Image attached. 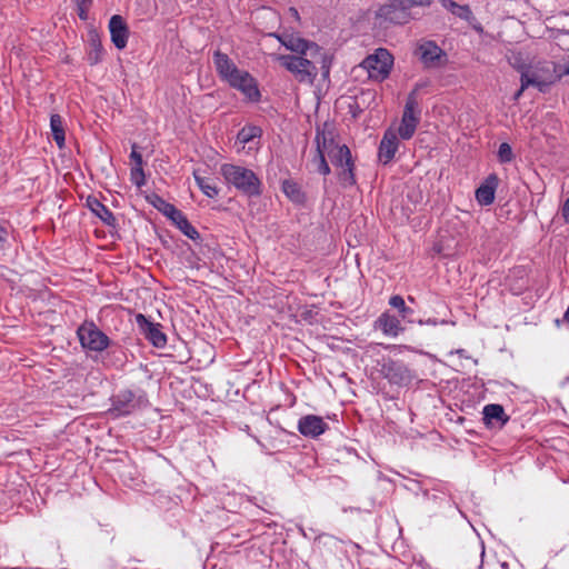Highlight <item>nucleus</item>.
Returning a JSON list of instances; mask_svg holds the SVG:
<instances>
[{"label":"nucleus","mask_w":569,"mask_h":569,"mask_svg":"<svg viewBox=\"0 0 569 569\" xmlns=\"http://www.w3.org/2000/svg\"><path fill=\"white\" fill-rule=\"evenodd\" d=\"M515 154L508 142H502L498 149V160L500 163H509L513 160Z\"/></svg>","instance_id":"nucleus-33"},{"label":"nucleus","mask_w":569,"mask_h":569,"mask_svg":"<svg viewBox=\"0 0 569 569\" xmlns=\"http://www.w3.org/2000/svg\"><path fill=\"white\" fill-rule=\"evenodd\" d=\"M76 4L92 3V0H73Z\"/></svg>","instance_id":"nucleus-43"},{"label":"nucleus","mask_w":569,"mask_h":569,"mask_svg":"<svg viewBox=\"0 0 569 569\" xmlns=\"http://www.w3.org/2000/svg\"><path fill=\"white\" fill-rule=\"evenodd\" d=\"M290 10L292 11V16H298V11H297V9L291 8Z\"/></svg>","instance_id":"nucleus-47"},{"label":"nucleus","mask_w":569,"mask_h":569,"mask_svg":"<svg viewBox=\"0 0 569 569\" xmlns=\"http://www.w3.org/2000/svg\"><path fill=\"white\" fill-rule=\"evenodd\" d=\"M565 320L569 323V306H568V309L565 313Z\"/></svg>","instance_id":"nucleus-44"},{"label":"nucleus","mask_w":569,"mask_h":569,"mask_svg":"<svg viewBox=\"0 0 569 569\" xmlns=\"http://www.w3.org/2000/svg\"><path fill=\"white\" fill-rule=\"evenodd\" d=\"M276 37L278 38L282 46H284L288 50L292 52H297L299 56L306 52V49H308V46L310 43V41L300 38L299 36H296L293 33L284 32Z\"/></svg>","instance_id":"nucleus-24"},{"label":"nucleus","mask_w":569,"mask_h":569,"mask_svg":"<svg viewBox=\"0 0 569 569\" xmlns=\"http://www.w3.org/2000/svg\"><path fill=\"white\" fill-rule=\"evenodd\" d=\"M262 136V129L258 126H244L237 133V141L242 146Z\"/></svg>","instance_id":"nucleus-31"},{"label":"nucleus","mask_w":569,"mask_h":569,"mask_svg":"<svg viewBox=\"0 0 569 569\" xmlns=\"http://www.w3.org/2000/svg\"><path fill=\"white\" fill-rule=\"evenodd\" d=\"M50 128L54 142L59 149L64 148L66 144V132L63 120L60 114L54 113L50 117Z\"/></svg>","instance_id":"nucleus-26"},{"label":"nucleus","mask_w":569,"mask_h":569,"mask_svg":"<svg viewBox=\"0 0 569 569\" xmlns=\"http://www.w3.org/2000/svg\"><path fill=\"white\" fill-rule=\"evenodd\" d=\"M186 237L196 241L200 239L198 230L189 222L186 214L177 209L176 212L168 218Z\"/></svg>","instance_id":"nucleus-23"},{"label":"nucleus","mask_w":569,"mask_h":569,"mask_svg":"<svg viewBox=\"0 0 569 569\" xmlns=\"http://www.w3.org/2000/svg\"><path fill=\"white\" fill-rule=\"evenodd\" d=\"M91 7V3L77 4L78 16L81 20L88 19V11Z\"/></svg>","instance_id":"nucleus-38"},{"label":"nucleus","mask_w":569,"mask_h":569,"mask_svg":"<svg viewBox=\"0 0 569 569\" xmlns=\"http://www.w3.org/2000/svg\"><path fill=\"white\" fill-rule=\"evenodd\" d=\"M375 18L380 24L403 26L413 20L416 16L406 12V7L400 0H387L377 9Z\"/></svg>","instance_id":"nucleus-9"},{"label":"nucleus","mask_w":569,"mask_h":569,"mask_svg":"<svg viewBox=\"0 0 569 569\" xmlns=\"http://www.w3.org/2000/svg\"><path fill=\"white\" fill-rule=\"evenodd\" d=\"M213 63L219 77L227 82L240 70L228 54L219 50L213 52Z\"/></svg>","instance_id":"nucleus-21"},{"label":"nucleus","mask_w":569,"mask_h":569,"mask_svg":"<svg viewBox=\"0 0 569 569\" xmlns=\"http://www.w3.org/2000/svg\"><path fill=\"white\" fill-rule=\"evenodd\" d=\"M417 54L425 68H440L447 62V53L432 40H422L417 48Z\"/></svg>","instance_id":"nucleus-12"},{"label":"nucleus","mask_w":569,"mask_h":569,"mask_svg":"<svg viewBox=\"0 0 569 569\" xmlns=\"http://www.w3.org/2000/svg\"><path fill=\"white\" fill-rule=\"evenodd\" d=\"M279 61L299 82L313 83L319 71L323 79L329 77L332 57L316 42L310 41L301 56L284 54L279 57Z\"/></svg>","instance_id":"nucleus-1"},{"label":"nucleus","mask_w":569,"mask_h":569,"mask_svg":"<svg viewBox=\"0 0 569 569\" xmlns=\"http://www.w3.org/2000/svg\"><path fill=\"white\" fill-rule=\"evenodd\" d=\"M86 204L106 226L116 228L118 222L112 211L94 196H88Z\"/></svg>","instance_id":"nucleus-19"},{"label":"nucleus","mask_w":569,"mask_h":569,"mask_svg":"<svg viewBox=\"0 0 569 569\" xmlns=\"http://www.w3.org/2000/svg\"><path fill=\"white\" fill-rule=\"evenodd\" d=\"M556 74L558 76L557 81L563 76H569V63L566 66L556 64Z\"/></svg>","instance_id":"nucleus-39"},{"label":"nucleus","mask_w":569,"mask_h":569,"mask_svg":"<svg viewBox=\"0 0 569 569\" xmlns=\"http://www.w3.org/2000/svg\"><path fill=\"white\" fill-rule=\"evenodd\" d=\"M281 190L286 197L296 204H303L307 200L306 193L300 184L291 179L282 181Z\"/></svg>","instance_id":"nucleus-25"},{"label":"nucleus","mask_w":569,"mask_h":569,"mask_svg":"<svg viewBox=\"0 0 569 569\" xmlns=\"http://www.w3.org/2000/svg\"><path fill=\"white\" fill-rule=\"evenodd\" d=\"M193 177L197 186L207 197L216 198L219 194V189L212 179L201 177L197 171L193 172Z\"/></svg>","instance_id":"nucleus-30"},{"label":"nucleus","mask_w":569,"mask_h":569,"mask_svg":"<svg viewBox=\"0 0 569 569\" xmlns=\"http://www.w3.org/2000/svg\"><path fill=\"white\" fill-rule=\"evenodd\" d=\"M561 217L567 224H569V197L566 199L561 207Z\"/></svg>","instance_id":"nucleus-40"},{"label":"nucleus","mask_w":569,"mask_h":569,"mask_svg":"<svg viewBox=\"0 0 569 569\" xmlns=\"http://www.w3.org/2000/svg\"><path fill=\"white\" fill-rule=\"evenodd\" d=\"M569 383V375L563 379V381L561 382L562 386H566Z\"/></svg>","instance_id":"nucleus-45"},{"label":"nucleus","mask_w":569,"mask_h":569,"mask_svg":"<svg viewBox=\"0 0 569 569\" xmlns=\"http://www.w3.org/2000/svg\"><path fill=\"white\" fill-rule=\"evenodd\" d=\"M146 199L153 208H156L167 218H170L178 209L172 203L166 201L161 196L154 192L147 196Z\"/></svg>","instance_id":"nucleus-27"},{"label":"nucleus","mask_w":569,"mask_h":569,"mask_svg":"<svg viewBox=\"0 0 569 569\" xmlns=\"http://www.w3.org/2000/svg\"><path fill=\"white\" fill-rule=\"evenodd\" d=\"M80 345L89 351L101 352L111 346L109 337L93 321H84L77 330Z\"/></svg>","instance_id":"nucleus-8"},{"label":"nucleus","mask_w":569,"mask_h":569,"mask_svg":"<svg viewBox=\"0 0 569 569\" xmlns=\"http://www.w3.org/2000/svg\"><path fill=\"white\" fill-rule=\"evenodd\" d=\"M393 56L385 48H379L373 54H369L362 62L369 78L376 81H383L391 72Z\"/></svg>","instance_id":"nucleus-7"},{"label":"nucleus","mask_w":569,"mask_h":569,"mask_svg":"<svg viewBox=\"0 0 569 569\" xmlns=\"http://www.w3.org/2000/svg\"><path fill=\"white\" fill-rule=\"evenodd\" d=\"M499 184V177L490 173L476 190V200L481 206H490L495 201V193Z\"/></svg>","instance_id":"nucleus-17"},{"label":"nucleus","mask_w":569,"mask_h":569,"mask_svg":"<svg viewBox=\"0 0 569 569\" xmlns=\"http://www.w3.org/2000/svg\"><path fill=\"white\" fill-rule=\"evenodd\" d=\"M402 6L406 7V12L413 13V9L417 7H429L432 0H400Z\"/></svg>","instance_id":"nucleus-35"},{"label":"nucleus","mask_w":569,"mask_h":569,"mask_svg":"<svg viewBox=\"0 0 569 569\" xmlns=\"http://www.w3.org/2000/svg\"><path fill=\"white\" fill-rule=\"evenodd\" d=\"M417 322H418L419 325H430V326H437V325H445V323H447V321H446V320H440V321H439V320H438V319H436V318H429V319H427L426 321L420 319V320H418Z\"/></svg>","instance_id":"nucleus-41"},{"label":"nucleus","mask_w":569,"mask_h":569,"mask_svg":"<svg viewBox=\"0 0 569 569\" xmlns=\"http://www.w3.org/2000/svg\"><path fill=\"white\" fill-rule=\"evenodd\" d=\"M298 431L308 438H317L328 430V425L316 415H306L298 421Z\"/></svg>","instance_id":"nucleus-15"},{"label":"nucleus","mask_w":569,"mask_h":569,"mask_svg":"<svg viewBox=\"0 0 569 569\" xmlns=\"http://www.w3.org/2000/svg\"><path fill=\"white\" fill-rule=\"evenodd\" d=\"M420 88H422V84L417 83L406 99L401 122L398 128V134L403 140L412 138L420 122L421 108L418 100V90Z\"/></svg>","instance_id":"nucleus-6"},{"label":"nucleus","mask_w":569,"mask_h":569,"mask_svg":"<svg viewBox=\"0 0 569 569\" xmlns=\"http://www.w3.org/2000/svg\"><path fill=\"white\" fill-rule=\"evenodd\" d=\"M109 30L114 47L119 50L124 49L129 37V29L124 19L119 14L112 16L109 20Z\"/></svg>","instance_id":"nucleus-16"},{"label":"nucleus","mask_w":569,"mask_h":569,"mask_svg":"<svg viewBox=\"0 0 569 569\" xmlns=\"http://www.w3.org/2000/svg\"><path fill=\"white\" fill-rule=\"evenodd\" d=\"M380 372L385 379L397 386H407L415 378L412 370L403 361L391 358L383 360Z\"/></svg>","instance_id":"nucleus-11"},{"label":"nucleus","mask_w":569,"mask_h":569,"mask_svg":"<svg viewBox=\"0 0 569 569\" xmlns=\"http://www.w3.org/2000/svg\"><path fill=\"white\" fill-rule=\"evenodd\" d=\"M103 57V47L98 38H92L90 42V50L87 54V60L90 66L98 64Z\"/></svg>","instance_id":"nucleus-32"},{"label":"nucleus","mask_w":569,"mask_h":569,"mask_svg":"<svg viewBox=\"0 0 569 569\" xmlns=\"http://www.w3.org/2000/svg\"><path fill=\"white\" fill-rule=\"evenodd\" d=\"M110 413L116 417L128 416L132 412L149 406V400L144 390L123 389L111 397Z\"/></svg>","instance_id":"nucleus-5"},{"label":"nucleus","mask_w":569,"mask_h":569,"mask_svg":"<svg viewBox=\"0 0 569 569\" xmlns=\"http://www.w3.org/2000/svg\"><path fill=\"white\" fill-rule=\"evenodd\" d=\"M528 87H522V84L520 86V89L515 93V97L513 99L515 100H518L520 98V96L522 94V92L525 91V89H527Z\"/></svg>","instance_id":"nucleus-42"},{"label":"nucleus","mask_w":569,"mask_h":569,"mask_svg":"<svg viewBox=\"0 0 569 569\" xmlns=\"http://www.w3.org/2000/svg\"><path fill=\"white\" fill-rule=\"evenodd\" d=\"M399 141L397 133L391 129H388L380 141L378 158L383 164H388L393 159L398 150Z\"/></svg>","instance_id":"nucleus-18"},{"label":"nucleus","mask_w":569,"mask_h":569,"mask_svg":"<svg viewBox=\"0 0 569 569\" xmlns=\"http://www.w3.org/2000/svg\"><path fill=\"white\" fill-rule=\"evenodd\" d=\"M375 328L381 330L389 337H397L401 331H403L400 320L387 311L381 313L375 321Z\"/></svg>","instance_id":"nucleus-22"},{"label":"nucleus","mask_w":569,"mask_h":569,"mask_svg":"<svg viewBox=\"0 0 569 569\" xmlns=\"http://www.w3.org/2000/svg\"><path fill=\"white\" fill-rule=\"evenodd\" d=\"M220 172L226 182L240 193L250 198L262 194V182L253 170L238 164L223 163Z\"/></svg>","instance_id":"nucleus-2"},{"label":"nucleus","mask_w":569,"mask_h":569,"mask_svg":"<svg viewBox=\"0 0 569 569\" xmlns=\"http://www.w3.org/2000/svg\"><path fill=\"white\" fill-rule=\"evenodd\" d=\"M136 322L141 333L153 347L159 349L166 347L167 336L162 332L160 323L150 321L142 313L136 316Z\"/></svg>","instance_id":"nucleus-14"},{"label":"nucleus","mask_w":569,"mask_h":569,"mask_svg":"<svg viewBox=\"0 0 569 569\" xmlns=\"http://www.w3.org/2000/svg\"><path fill=\"white\" fill-rule=\"evenodd\" d=\"M290 10L292 11V16H298V11H297V9L291 8Z\"/></svg>","instance_id":"nucleus-46"},{"label":"nucleus","mask_w":569,"mask_h":569,"mask_svg":"<svg viewBox=\"0 0 569 569\" xmlns=\"http://www.w3.org/2000/svg\"><path fill=\"white\" fill-rule=\"evenodd\" d=\"M138 146L137 143L132 144V150L130 153V159L134 163L133 167H143V159L140 152L137 151Z\"/></svg>","instance_id":"nucleus-37"},{"label":"nucleus","mask_w":569,"mask_h":569,"mask_svg":"<svg viewBox=\"0 0 569 569\" xmlns=\"http://www.w3.org/2000/svg\"><path fill=\"white\" fill-rule=\"evenodd\" d=\"M327 124L321 129L317 127L315 143H316V153L311 159V163L315 167V170L322 176H328L331 170L326 160L328 146L332 144V131L326 129Z\"/></svg>","instance_id":"nucleus-10"},{"label":"nucleus","mask_w":569,"mask_h":569,"mask_svg":"<svg viewBox=\"0 0 569 569\" xmlns=\"http://www.w3.org/2000/svg\"><path fill=\"white\" fill-rule=\"evenodd\" d=\"M520 71V82L522 87H536L540 92H546L548 88L557 81L556 63L542 62L536 67L518 66Z\"/></svg>","instance_id":"nucleus-4"},{"label":"nucleus","mask_w":569,"mask_h":569,"mask_svg":"<svg viewBox=\"0 0 569 569\" xmlns=\"http://www.w3.org/2000/svg\"><path fill=\"white\" fill-rule=\"evenodd\" d=\"M327 156L333 167L338 170L337 176L341 187H353L357 180L355 174V161L350 149L346 144L339 146L336 143L335 138L332 137V144L330 147L328 146Z\"/></svg>","instance_id":"nucleus-3"},{"label":"nucleus","mask_w":569,"mask_h":569,"mask_svg":"<svg viewBox=\"0 0 569 569\" xmlns=\"http://www.w3.org/2000/svg\"><path fill=\"white\" fill-rule=\"evenodd\" d=\"M228 83L239 90L249 101H260L261 93L257 80L248 71L239 70L238 74L229 79Z\"/></svg>","instance_id":"nucleus-13"},{"label":"nucleus","mask_w":569,"mask_h":569,"mask_svg":"<svg viewBox=\"0 0 569 569\" xmlns=\"http://www.w3.org/2000/svg\"><path fill=\"white\" fill-rule=\"evenodd\" d=\"M389 305L392 308L398 309V311L403 320H406L410 323L416 322V319L413 318V313H415L413 310L406 306L405 299L401 296H399V295L391 296L389 299Z\"/></svg>","instance_id":"nucleus-29"},{"label":"nucleus","mask_w":569,"mask_h":569,"mask_svg":"<svg viewBox=\"0 0 569 569\" xmlns=\"http://www.w3.org/2000/svg\"><path fill=\"white\" fill-rule=\"evenodd\" d=\"M130 179L137 187H142L146 183L143 167H132L130 170Z\"/></svg>","instance_id":"nucleus-34"},{"label":"nucleus","mask_w":569,"mask_h":569,"mask_svg":"<svg viewBox=\"0 0 569 569\" xmlns=\"http://www.w3.org/2000/svg\"><path fill=\"white\" fill-rule=\"evenodd\" d=\"M10 230L8 222L0 221V250H6L9 243Z\"/></svg>","instance_id":"nucleus-36"},{"label":"nucleus","mask_w":569,"mask_h":569,"mask_svg":"<svg viewBox=\"0 0 569 569\" xmlns=\"http://www.w3.org/2000/svg\"><path fill=\"white\" fill-rule=\"evenodd\" d=\"M482 415V420L488 427L502 428L509 421V416L506 415L503 407L498 403L485 406Z\"/></svg>","instance_id":"nucleus-20"},{"label":"nucleus","mask_w":569,"mask_h":569,"mask_svg":"<svg viewBox=\"0 0 569 569\" xmlns=\"http://www.w3.org/2000/svg\"><path fill=\"white\" fill-rule=\"evenodd\" d=\"M440 1H441V4L447 10H449L452 14H455L456 17L463 19L466 21H470L471 19H473V14H472V11L469 8V6L458 4L453 0H440Z\"/></svg>","instance_id":"nucleus-28"}]
</instances>
